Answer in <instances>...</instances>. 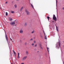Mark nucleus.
<instances>
[{
    "instance_id": "f257e3e1",
    "label": "nucleus",
    "mask_w": 64,
    "mask_h": 64,
    "mask_svg": "<svg viewBox=\"0 0 64 64\" xmlns=\"http://www.w3.org/2000/svg\"><path fill=\"white\" fill-rule=\"evenodd\" d=\"M60 45L61 43H60V42H57L56 44V48L58 49H59Z\"/></svg>"
},
{
    "instance_id": "f03ea898",
    "label": "nucleus",
    "mask_w": 64,
    "mask_h": 64,
    "mask_svg": "<svg viewBox=\"0 0 64 64\" xmlns=\"http://www.w3.org/2000/svg\"><path fill=\"white\" fill-rule=\"evenodd\" d=\"M53 19L56 21H57V18H56V17L55 16V15L54 14L53 15Z\"/></svg>"
},
{
    "instance_id": "7ed1b4c3",
    "label": "nucleus",
    "mask_w": 64,
    "mask_h": 64,
    "mask_svg": "<svg viewBox=\"0 0 64 64\" xmlns=\"http://www.w3.org/2000/svg\"><path fill=\"white\" fill-rule=\"evenodd\" d=\"M15 24L14 22H12L10 23V24L12 26H14Z\"/></svg>"
},
{
    "instance_id": "20e7f679",
    "label": "nucleus",
    "mask_w": 64,
    "mask_h": 64,
    "mask_svg": "<svg viewBox=\"0 0 64 64\" xmlns=\"http://www.w3.org/2000/svg\"><path fill=\"white\" fill-rule=\"evenodd\" d=\"M27 56H26L24 57L22 59V61H24V60H26V58H27Z\"/></svg>"
},
{
    "instance_id": "39448f33",
    "label": "nucleus",
    "mask_w": 64,
    "mask_h": 64,
    "mask_svg": "<svg viewBox=\"0 0 64 64\" xmlns=\"http://www.w3.org/2000/svg\"><path fill=\"white\" fill-rule=\"evenodd\" d=\"M26 12V13L27 15H29L30 14V12L28 10H25Z\"/></svg>"
},
{
    "instance_id": "423d86ee",
    "label": "nucleus",
    "mask_w": 64,
    "mask_h": 64,
    "mask_svg": "<svg viewBox=\"0 0 64 64\" xmlns=\"http://www.w3.org/2000/svg\"><path fill=\"white\" fill-rule=\"evenodd\" d=\"M6 38V41L8 42V38H7V36L6 34V36H5Z\"/></svg>"
},
{
    "instance_id": "0eeeda50",
    "label": "nucleus",
    "mask_w": 64,
    "mask_h": 64,
    "mask_svg": "<svg viewBox=\"0 0 64 64\" xmlns=\"http://www.w3.org/2000/svg\"><path fill=\"white\" fill-rule=\"evenodd\" d=\"M23 32V30H22V29H21L20 31V33H22Z\"/></svg>"
},
{
    "instance_id": "6e6552de",
    "label": "nucleus",
    "mask_w": 64,
    "mask_h": 64,
    "mask_svg": "<svg viewBox=\"0 0 64 64\" xmlns=\"http://www.w3.org/2000/svg\"><path fill=\"white\" fill-rule=\"evenodd\" d=\"M24 7H21V8H20V11H22V10H23V9Z\"/></svg>"
},
{
    "instance_id": "1a4fd4ad",
    "label": "nucleus",
    "mask_w": 64,
    "mask_h": 64,
    "mask_svg": "<svg viewBox=\"0 0 64 64\" xmlns=\"http://www.w3.org/2000/svg\"><path fill=\"white\" fill-rule=\"evenodd\" d=\"M26 55H28V51H26Z\"/></svg>"
},
{
    "instance_id": "9d476101",
    "label": "nucleus",
    "mask_w": 64,
    "mask_h": 64,
    "mask_svg": "<svg viewBox=\"0 0 64 64\" xmlns=\"http://www.w3.org/2000/svg\"><path fill=\"white\" fill-rule=\"evenodd\" d=\"M9 20H10V21H11V20H12V18H9Z\"/></svg>"
},
{
    "instance_id": "9b49d317",
    "label": "nucleus",
    "mask_w": 64,
    "mask_h": 64,
    "mask_svg": "<svg viewBox=\"0 0 64 64\" xmlns=\"http://www.w3.org/2000/svg\"><path fill=\"white\" fill-rule=\"evenodd\" d=\"M56 30L57 31H58V32H59V31L58 30V27H57V26H56Z\"/></svg>"
},
{
    "instance_id": "f8f14e48",
    "label": "nucleus",
    "mask_w": 64,
    "mask_h": 64,
    "mask_svg": "<svg viewBox=\"0 0 64 64\" xmlns=\"http://www.w3.org/2000/svg\"><path fill=\"white\" fill-rule=\"evenodd\" d=\"M24 26H27V22H25L24 25Z\"/></svg>"
},
{
    "instance_id": "ddd939ff",
    "label": "nucleus",
    "mask_w": 64,
    "mask_h": 64,
    "mask_svg": "<svg viewBox=\"0 0 64 64\" xmlns=\"http://www.w3.org/2000/svg\"><path fill=\"white\" fill-rule=\"evenodd\" d=\"M40 48L41 49H42V50H43V48L42 47V46H40Z\"/></svg>"
},
{
    "instance_id": "4468645a",
    "label": "nucleus",
    "mask_w": 64,
    "mask_h": 64,
    "mask_svg": "<svg viewBox=\"0 0 64 64\" xmlns=\"http://www.w3.org/2000/svg\"><path fill=\"white\" fill-rule=\"evenodd\" d=\"M40 37L41 38H43V36H42V34H41L40 35Z\"/></svg>"
},
{
    "instance_id": "2eb2a0df",
    "label": "nucleus",
    "mask_w": 64,
    "mask_h": 64,
    "mask_svg": "<svg viewBox=\"0 0 64 64\" xmlns=\"http://www.w3.org/2000/svg\"><path fill=\"white\" fill-rule=\"evenodd\" d=\"M31 4V7H32V8H34V7H33V5L32 4Z\"/></svg>"
},
{
    "instance_id": "dca6fc26",
    "label": "nucleus",
    "mask_w": 64,
    "mask_h": 64,
    "mask_svg": "<svg viewBox=\"0 0 64 64\" xmlns=\"http://www.w3.org/2000/svg\"><path fill=\"white\" fill-rule=\"evenodd\" d=\"M14 53V54L15 55H16V52L14 51V50L13 51Z\"/></svg>"
},
{
    "instance_id": "f3484780",
    "label": "nucleus",
    "mask_w": 64,
    "mask_h": 64,
    "mask_svg": "<svg viewBox=\"0 0 64 64\" xmlns=\"http://www.w3.org/2000/svg\"><path fill=\"white\" fill-rule=\"evenodd\" d=\"M14 6L15 8H17V5L15 4Z\"/></svg>"
},
{
    "instance_id": "a211bd4d",
    "label": "nucleus",
    "mask_w": 64,
    "mask_h": 64,
    "mask_svg": "<svg viewBox=\"0 0 64 64\" xmlns=\"http://www.w3.org/2000/svg\"><path fill=\"white\" fill-rule=\"evenodd\" d=\"M6 16H8V13L7 12H6Z\"/></svg>"
},
{
    "instance_id": "6ab92c4d",
    "label": "nucleus",
    "mask_w": 64,
    "mask_h": 64,
    "mask_svg": "<svg viewBox=\"0 0 64 64\" xmlns=\"http://www.w3.org/2000/svg\"><path fill=\"white\" fill-rule=\"evenodd\" d=\"M34 30H33L32 32V33H34Z\"/></svg>"
},
{
    "instance_id": "aec40b11",
    "label": "nucleus",
    "mask_w": 64,
    "mask_h": 64,
    "mask_svg": "<svg viewBox=\"0 0 64 64\" xmlns=\"http://www.w3.org/2000/svg\"><path fill=\"white\" fill-rule=\"evenodd\" d=\"M47 50H48V52L49 53V50H48V49H49V48H47Z\"/></svg>"
},
{
    "instance_id": "412c9836",
    "label": "nucleus",
    "mask_w": 64,
    "mask_h": 64,
    "mask_svg": "<svg viewBox=\"0 0 64 64\" xmlns=\"http://www.w3.org/2000/svg\"><path fill=\"white\" fill-rule=\"evenodd\" d=\"M18 59L20 58V56H18Z\"/></svg>"
},
{
    "instance_id": "4be33fe9",
    "label": "nucleus",
    "mask_w": 64,
    "mask_h": 64,
    "mask_svg": "<svg viewBox=\"0 0 64 64\" xmlns=\"http://www.w3.org/2000/svg\"><path fill=\"white\" fill-rule=\"evenodd\" d=\"M32 46H34V44H32Z\"/></svg>"
},
{
    "instance_id": "5701e85b",
    "label": "nucleus",
    "mask_w": 64,
    "mask_h": 64,
    "mask_svg": "<svg viewBox=\"0 0 64 64\" xmlns=\"http://www.w3.org/2000/svg\"><path fill=\"white\" fill-rule=\"evenodd\" d=\"M47 18L48 19H49V18H50V17H49V16H48Z\"/></svg>"
},
{
    "instance_id": "b1692460",
    "label": "nucleus",
    "mask_w": 64,
    "mask_h": 64,
    "mask_svg": "<svg viewBox=\"0 0 64 64\" xmlns=\"http://www.w3.org/2000/svg\"><path fill=\"white\" fill-rule=\"evenodd\" d=\"M45 39H47V37H46V36H45Z\"/></svg>"
},
{
    "instance_id": "393cba45",
    "label": "nucleus",
    "mask_w": 64,
    "mask_h": 64,
    "mask_svg": "<svg viewBox=\"0 0 64 64\" xmlns=\"http://www.w3.org/2000/svg\"><path fill=\"white\" fill-rule=\"evenodd\" d=\"M33 40V39L32 38L30 40V41H32Z\"/></svg>"
},
{
    "instance_id": "a878e982",
    "label": "nucleus",
    "mask_w": 64,
    "mask_h": 64,
    "mask_svg": "<svg viewBox=\"0 0 64 64\" xmlns=\"http://www.w3.org/2000/svg\"><path fill=\"white\" fill-rule=\"evenodd\" d=\"M56 5H57V0H56Z\"/></svg>"
},
{
    "instance_id": "bb28decb",
    "label": "nucleus",
    "mask_w": 64,
    "mask_h": 64,
    "mask_svg": "<svg viewBox=\"0 0 64 64\" xmlns=\"http://www.w3.org/2000/svg\"><path fill=\"white\" fill-rule=\"evenodd\" d=\"M18 56H19V55L20 54V53H18Z\"/></svg>"
},
{
    "instance_id": "cd10ccee",
    "label": "nucleus",
    "mask_w": 64,
    "mask_h": 64,
    "mask_svg": "<svg viewBox=\"0 0 64 64\" xmlns=\"http://www.w3.org/2000/svg\"><path fill=\"white\" fill-rule=\"evenodd\" d=\"M14 12L13 11H12V13H14Z\"/></svg>"
},
{
    "instance_id": "c85d7f7f",
    "label": "nucleus",
    "mask_w": 64,
    "mask_h": 64,
    "mask_svg": "<svg viewBox=\"0 0 64 64\" xmlns=\"http://www.w3.org/2000/svg\"><path fill=\"white\" fill-rule=\"evenodd\" d=\"M34 43H35L36 42V41H34Z\"/></svg>"
},
{
    "instance_id": "c756f323",
    "label": "nucleus",
    "mask_w": 64,
    "mask_h": 64,
    "mask_svg": "<svg viewBox=\"0 0 64 64\" xmlns=\"http://www.w3.org/2000/svg\"><path fill=\"white\" fill-rule=\"evenodd\" d=\"M43 31L44 33V35H45V32H44V30H43Z\"/></svg>"
},
{
    "instance_id": "7c9ffc66",
    "label": "nucleus",
    "mask_w": 64,
    "mask_h": 64,
    "mask_svg": "<svg viewBox=\"0 0 64 64\" xmlns=\"http://www.w3.org/2000/svg\"><path fill=\"white\" fill-rule=\"evenodd\" d=\"M24 64V62H23V63H22L21 64Z\"/></svg>"
},
{
    "instance_id": "2f4dec72",
    "label": "nucleus",
    "mask_w": 64,
    "mask_h": 64,
    "mask_svg": "<svg viewBox=\"0 0 64 64\" xmlns=\"http://www.w3.org/2000/svg\"><path fill=\"white\" fill-rule=\"evenodd\" d=\"M36 46H37V44H36L35 45V47H36Z\"/></svg>"
},
{
    "instance_id": "473e14b6",
    "label": "nucleus",
    "mask_w": 64,
    "mask_h": 64,
    "mask_svg": "<svg viewBox=\"0 0 64 64\" xmlns=\"http://www.w3.org/2000/svg\"><path fill=\"white\" fill-rule=\"evenodd\" d=\"M25 44L26 45L27 44V43L25 42Z\"/></svg>"
},
{
    "instance_id": "72a5a7b5",
    "label": "nucleus",
    "mask_w": 64,
    "mask_h": 64,
    "mask_svg": "<svg viewBox=\"0 0 64 64\" xmlns=\"http://www.w3.org/2000/svg\"><path fill=\"white\" fill-rule=\"evenodd\" d=\"M6 4H7V2H6V3H5Z\"/></svg>"
},
{
    "instance_id": "f704fd0d",
    "label": "nucleus",
    "mask_w": 64,
    "mask_h": 64,
    "mask_svg": "<svg viewBox=\"0 0 64 64\" xmlns=\"http://www.w3.org/2000/svg\"><path fill=\"white\" fill-rule=\"evenodd\" d=\"M10 40H12V39H11V38H10Z\"/></svg>"
},
{
    "instance_id": "c9c22d12",
    "label": "nucleus",
    "mask_w": 64,
    "mask_h": 64,
    "mask_svg": "<svg viewBox=\"0 0 64 64\" xmlns=\"http://www.w3.org/2000/svg\"><path fill=\"white\" fill-rule=\"evenodd\" d=\"M34 50H35V51H36V49H35Z\"/></svg>"
},
{
    "instance_id": "e433bc0d",
    "label": "nucleus",
    "mask_w": 64,
    "mask_h": 64,
    "mask_svg": "<svg viewBox=\"0 0 64 64\" xmlns=\"http://www.w3.org/2000/svg\"><path fill=\"white\" fill-rule=\"evenodd\" d=\"M62 9H63V10H64V8H62Z\"/></svg>"
},
{
    "instance_id": "4c0bfd02",
    "label": "nucleus",
    "mask_w": 64,
    "mask_h": 64,
    "mask_svg": "<svg viewBox=\"0 0 64 64\" xmlns=\"http://www.w3.org/2000/svg\"><path fill=\"white\" fill-rule=\"evenodd\" d=\"M34 39H35V37H34Z\"/></svg>"
},
{
    "instance_id": "58836bf2",
    "label": "nucleus",
    "mask_w": 64,
    "mask_h": 64,
    "mask_svg": "<svg viewBox=\"0 0 64 64\" xmlns=\"http://www.w3.org/2000/svg\"><path fill=\"white\" fill-rule=\"evenodd\" d=\"M63 64H64V61L63 62Z\"/></svg>"
},
{
    "instance_id": "ea45409f",
    "label": "nucleus",
    "mask_w": 64,
    "mask_h": 64,
    "mask_svg": "<svg viewBox=\"0 0 64 64\" xmlns=\"http://www.w3.org/2000/svg\"><path fill=\"white\" fill-rule=\"evenodd\" d=\"M48 19V21H49V19Z\"/></svg>"
},
{
    "instance_id": "a19ab883",
    "label": "nucleus",
    "mask_w": 64,
    "mask_h": 64,
    "mask_svg": "<svg viewBox=\"0 0 64 64\" xmlns=\"http://www.w3.org/2000/svg\"><path fill=\"white\" fill-rule=\"evenodd\" d=\"M11 64H13L12 63Z\"/></svg>"
},
{
    "instance_id": "79ce46f5",
    "label": "nucleus",
    "mask_w": 64,
    "mask_h": 64,
    "mask_svg": "<svg viewBox=\"0 0 64 64\" xmlns=\"http://www.w3.org/2000/svg\"><path fill=\"white\" fill-rule=\"evenodd\" d=\"M19 0H16V1H18Z\"/></svg>"
},
{
    "instance_id": "37998d69",
    "label": "nucleus",
    "mask_w": 64,
    "mask_h": 64,
    "mask_svg": "<svg viewBox=\"0 0 64 64\" xmlns=\"http://www.w3.org/2000/svg\"><path fill=\"white\" fill-rule=\"evenodd\" d=\"M63 47H64V45L63 46Z\"/></svg>"
},
{
    "instance_id": "c03bdc74",
    "label": "nucleus",
    "mask_w": 64,
    "mask_h": 64,
    "mask_svg": "<svg viewBox=\"0 0 64 64\" xmlns=\"http://www.w3.org/2000/svg\"><path fill=\"white\" fill-rule=\"evenodd\" d=\"M16 22V23H17V22Z\"/></svg>"
},
{
    "instance_id": "a18cd8bd",
    "label": "nucleus",
    "mask_w": 64,
    "mask_h": 64,
    "mask_svg": "<svg viewBox=\"0 0 64 64\" xmlns=\"http://www.w3.org/2000/svg\"><path fill=\"white\" fill-rule=\"evenodd\" d=\"M12 42H13V41H12Z\"/></svg>"
}]
</instances>
